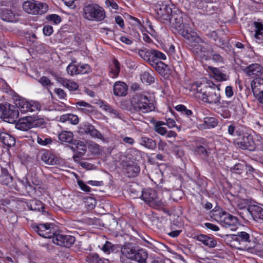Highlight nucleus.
I'll list each match as a JSON object with an SVG mask.
<instances>
[{"mask_svg":"<svg viewBox=\"0 0 263 263\" xmlns=\"http://www.w3.org/2000/svg\"><path fill=\"white\" fill-rule=\"evenodd\" d=\"M136 251V247L132 243L129 242L125 243L121 247L120 261L123 263L125 258L132 260L134 258Z\"/></svg>","mask_w":263,"mask_h":263,"instance_id":"nucleus-14","label":"nucleus"},{"mask_svg":"<svg viewBox=\"0 0 263 263\" xmlns=\"http://www.w3.org/2000/svg\"><path fill=\"white\" fill-rule=\"evenodd\" d=\"M52 241L57 245L69 248L75 242V237L69 235L55 233Z\"/></svg>","mask_w":263,"mask_h":263,"instance_id":"nucleus-13","label":"nucleus"},{"mask_svg":"<svg viewBox=\"0 0 263 263\" xmlns=\"http://www.w3.org/2000/svg\"><path fill=\"white\" fill-rule=\"evenodd\" d=\"M237 236L238 237V243L239 245H243L247 247L248 246L247 243L251 241L250 234L246 232H238Z\"/></svg>","mask_w":263,"mask_h":263,"instance_id":"nucleus-34","label":"nucleus"},{"mask_svg":"<svg viewBox=\"0 0 263 263\" xmlns=\"http://www.w3.org/2000/svg\"><path fill=\"white\" fill-rule=\"evenodd\" d=\"M150 57L148 60L147 63H148L151 66L153 65V64H156L157 62L160 61L157 59L156 56H155V52L153 49L150 50Z\"/></svg>","mask_w":263,"mask_h":263,"instance_id":"nucleus-53","label":"nucleus"},{"mask_svg":"<svg viewBox=\"0 0 263 263\" xmlns=\"http://www.w3.org/2000/svg\"><path fill=\"white\" fill-rule=\"evenodd\" d=\"M208 69L213 74V77L216 80L218 81H225L229 79V76L223 73L219 68L209 66Z\"/></svg>","mask_w":263,"mask_h":263,"instance_id":"nucleus-22","label":"nucleus"},{"mask_svg":"<svg viewBox=\"0 0 263 263\" xmlns=\"http://www.w3.org/2000/svg\"><path fill=\"white\" fill-rule=\"evenodd\" d=\"M58 138L61 143H68L70 144H73L77 140H73V134L72 132L69 131H63L59 134Z\"/></svg>","mask_w":263,"mask_h":263,"instance_id":"nucleus-23","label":"nucleus"},{"mask_svg":"<svg viewBox=\"0 0 263 263\" xmlns=\"http://www.w3.org/2000/svg\"><path fill=\"white\" fill-rule=\"evenodd\" d=\"M78 73L85 74L89 73L90 70V67L88 64L78 65Z\"/></svg>","mask_w":263,"mask_h":263,"instance_id":"nucleus-49","label":"nucleus"},{"mask_svg":"<svg viewBox=\"0 0 263 263\" xmlns=\"http://www.w3.org/2000/svg\"><path fill=\"white\" fill-rule=\"evenodd\" d=\"M41 106L39 103L31 102L29 112H33L40 109Z\"/></svg>","mask_w":263,"mask_h":263,"instance_id":"nucleus-64","label":"nucleus"},{"mask_svg":"<svg viewBox=\"0 0 263 263\" xmlns=\"http://www.w3.org/2000/svg\"><path fill=\"white\" fill-rule=\"evenodd\" d=\"M46 19L48 22H53L54 24H58L62 21L61 17L59 15L56 14L47 15L46 16Z\"/></svg>","mask_w":263,"mask_h":263,"instance_id":"nucleus-42","label":"nucleus"},{"mask_svg":"<svg viewBox=\"0 0 263 263\" xmlns=\"http://www.w3.org/2000/svg\"><path fill=\"white\" fill-rule=\"evenodd\" d=\"M219 220L222 226L226 228L235 229L238 222V218L226 212H222L219 213Z\"/></svg>","mask_w":263,"mask_h":263,"instance_id":"nucleus-12","label":"nucleus"},{"mask_svg":"<svg viewBox=\"0 0 263 263\" xmlns=\"http://www.w3.org/2000/svg\"><path fill=\"white\" fill-rule=\"evenodd\" d=\"M249 205H248V202L246 200H239L237 202V207L238 209L243 210L242 212H244L246 210Z\"/></svg>","mask_w":263,"mask_h":263,"instance_id":"nucleus-54","label":"nucleus"},{"mask_svg":"<svg viewBox=\"0 0 263 263\" xmlns=\"http://www.w3.org/2000/svg\"><path fill=\"white\" fill-rule=\"evenodd\" d=\"M105 3L108 7H110L112 9L117 10L118 6L114 0H106Z\"/></svg>","mask_w":263,"mask_h":263,"instance_id":"nucleus-63","label":"nucleus"},{"mask_svg":"<svg viewBox=\"0 0 263 263\" xmlns=\"http://www.w3.org/2000/svg\"><path fill=\"white\" fill-rule=\"evenodd\" d=\"M179 32L181 35L185 39L190 42H196L197 43H204L203 41L199 37L197 36L196 33L189 31L185 28L179 29Z\"/></svg>","mask_w":263,"mask_h":263,"instance_id":"nucleus-18","label":"nucleus"},{"mask_svg":"<svg viewBox=\"0 0 263 263\" xmlns=\"http://www.w3.org/2000/svg\"><path fill=\"white\" fill-rule=\"evenodd\" d=\"M134 258L132 260L135 261L138 263H146V259L148 257L147 251L143 249L137 250Z\"/></svg>","mask_w":263,"mask_h":263,"instance_id":"nucleus-26","label":"nucleus"},{"mask_svg":"<svg viewBox=\"0 0 263 263\" xmlns=\"http://www.w3.org/2000/svg\"><path fill=\"white\" fill-rule=\"evenodd\" d=\"M120 71V63L117 59H114L112 61V64L110 66V77L112 78L117 77L119 74Z\"/></svg>","mask_w":263,"mask_h":263,"instance_id":"nucleus-31","label":"nucleus"},{"mask_svg":"<svg viewBox=\"0 0 263 263\" xmlns=\"http://www.w3.org/2000/svg\"><path fill=\"white\" fill-rule=\"evenodd\" d=\"M82 133L90 135L93 138H97L99 139H103L101 133L96 129L92 125L89 123L84 124L81 127Z\"/></svg>","mask_w":263,"mask_h":263,"instance_id":"nucleus-16","label":"nucleus"},{"mask_svg":"<svg viewBox=\"0 0 263 263\" xmlns=\"http://www.w3.org/2000/svg\"><path fill=\"white\" fill-rule=\"evenodd\" d=\"M158 2L156 6V18L162 23H168L174 16L171 6L167 2Z\"/></svg>","mask_w":263,"mask_h":263,"instance_id":"nucleus-5","label":"nucleus"},{"mask_svg":"<svg viewBox=\"0 0 263 263\" xmlns=\"http://www.w3.org/2000/svg\"><path fill=\"white\" fill-rule=\"evenodd\" d=\"M38 82L42 84V85L45 87L50 86L53 84L51 82L50 80L47 77L43 76L39 80Z\"/></svg>","mask_w":263,"mask_h":263,"instance_id":"nucleus-51","label":"nucleus"},{"mask_svg":"<svg viewBox=\"0 0 263 263\" xmlns=\"http://www.w3.org/2000/svg\"><path fill=\"white\" fill-rule=\"evenodd\" d=\"M204 123L206 124L208 126L211 127H215L217 124V120L213 117H205L203 119Z\"/></svg>","mask_w":263,"mask_h":263,"instance_id":"nucleus-45","label":"nucleus"},{"mask_svg":"<svg viewBox=\"0 0 263 263\" xmlns=\"http://www.w3.org/2000/svg\"><path fill=\"white\" fill-rule=\"evenodd\" d=\"M43 30L44 34L46 36H49L53 33L52 27L50 25L45 26Z\"/></svg>","mask_w":263,"mask_h":263,"instance_id":"nucleus-59","label":"nucleus"},{"mask_svg":"<svg viewBox=\"0 0 263 263\" xmlns=\"http://www.w3.org/2000/svg\"><path fill=\"white\" fill-rule=\"evenodd\" d=\"M140 144L144 147L154 149L157 146L156 142L151 138L147 137H142L140 138Z\"/></svg>","mask_w":263,"mask_h":263,"instance_id":"nucleus-32","label":"nucleus"},{"mask_svg":"<svg viewBox=\"0 0 263 263\" xmlns=\"http://www.w3.org/2000/svg\"><path fill=\"white\" fill-rule=\"evenodd\" d=\"M61 84L67 88L69 90L73 91L78 89L79 86L77 83L66 79H61Z\"/></svg>","mask_w":263,"mask_h":263,"instance_id":"nucleus-37","label":"nucleus"},{"mask_svg":"<svg viewBox=\"0 0 263 263\" xmlns=\"http://www.w3.org/2000/svg\"><path fill=\"white\" fill-rule=\"evenodd\" d=\"M115 246L109 241H106L102 247V250L105 252L109 254L115 250Z\"/></svg>","mask_w":263,"mask_h":263,"instance_id":"nucleus-44","label":"nucleus"},{"mask_svg":"<svg viewBox=\"0 0 263 263\" xmlns=\"http://www.w3.org/2000/svg\"><path fill=\"white\" fill-rule=\"evenodd\" d=\"M33 230L40 236L46 238H53L55 235V231L53 227L49 223H40L33 224L32 226Z\"/></svg>","mask_w":263,"mask_h":263,"instance_id":"nucleus-11","label":"nucleus"},{"mask_svg":"<svg viewBox=\"0 0 263 263\" xmlns=\"http://www.w3.org/2000/svg\"><path fill=\"white\" fill-rule=\"evenodd\" d=\"M239 215L244 219L248 220L249 216L256 222L263 223V208L257 205H249L244 212H239Z\"/></svg>","mask_w":263,"mask_h":263,"instance_id":"nucleus-8","label":"nucleus"},{"mask_svg":"<svg viewBox=\"0 0 263 263\" xmlns=\"http://www.w3.org/2000/svg\"><path fill=\"white\" fill-rule=\"evenodd\" d=\"M234 143L242 149L250 151H254L256 147L253 136L248 133H241V136H238V138L234 139Z\"/></svg>","mask_w":263,"mask_h":263,"instance_id":"nucleus-10","label":"nucleus"},{"mask_svg":"<svg viewBox=\"0 0 263 263\" xmlns=\"http://www.w3.org/2000/svg\"><path fill=\"white\" fill-rule=\"evenodd\" d=\"M173 151L175 155L179 158H181L184 155V152L180 146H175L173 147Z\"/></svg>","mask_w":263,"mask_h":263,"instance_id":"nucleus-55","label":"nucleus"},{"mask_svg":"<svg viewBox=\"0 0 263 263\" xmlns=\"http://www.w3.org/2000/svg\"><path fill=\"white\" fill-rule=\"evenodd\" d=\"M28 206L30 210L34 211L42 212L44 209V204L41 201L37 200L31 201Z\"/></svg>","mask_w":263,"mask_h":263,"instance_id":"nucleus-36","label":"nucleus"},{"mask_svg":"<svg viewBox=\"0 0 263 263\" xmlns=\"http://www.w3.org/2000/svg\"><path fill=\"white\" fill-rule=\"evenodd\" d=\"M254 37L259 43L263 42V24L258 22H254Z\"/></svg>","mask_w":263,"mask_h":263,"instance_id":"nucleus-27","label":"nucleus"},{"mask_svg":"<svg viewBox=\"0 0 263 263\" xmlns=\"http://www.w3.org/2000/svg\"><path fill=\"white\" fill-rule=\"evenodd\" d=\"M132 109L139 114H145L155 110L153 101L146 96L137 93L133 96L131 101Z\"/></svg>","mask_w":263,"mask_h":263,"instance_id":"nucleus-2","label":"nucleus"},{"mask_svg":"<svg viewBox=\"0 0 263 263\" xmlns=\"http://www.w3.org/2000/svg\"><path fill=\"white\" fill-rule=\"evenodd\" d=\"M127 173L129 177H136L140 172V168L137 164L128 165L126 167Z\"/></svg>","mask_w":263,"mask_h":263,"instance_id":"nucleus-38","label":"nucleus"},{"mask_svg":"<svg viewBox=\"0 0 263 263\" xmlns=\"http://www.w3.org/2000/svg\"><path fill=\"white\" fill-rule=\"evenodd\" d=\"M0 109L2 110V117L4 120L9 123H14L19 116L18 109L17 106L10 104L3 105L0 104Z\"/></svg>","mask_w":263,"mask_h":263,"instance_id":"nucleus-9","label":"nucleus"},{"mask_svg":"<svg viewBox=\"0 0 263 263\" xmlns=\"http://www.w3.org/2000/svg\"><path fill=\"white\" fill-rule=\"evenodd\" d=\"M138 53L142 59L147 62L148 60L149 59V57H150V50H148L146 48L144 49H139Z\"/></svg>","mask_w":263,"mask_h":263,"instance_id":"nucleus-48","label":"nucleus"},{"mask_svg":"<svg viewBox=\"0 0 263 263\" xmlns=\"http://www.w3.org/2000/svg\"><path fill=\"white\" fill-rule=\"evenodd\" d=\"M245 170L246 171V175L249 178L255 177V174H257V170L254 169L252 166L246 164Z\"/></svg>","mask_w":263,"mask_h":263,"instance_id":"nucleus-47","label":"nucleus"},{"mask_svg":"<svg viewBox=\"0 0 263 263\" xmlns=\"http://www.w3.org/2000/svg\"><path fill=\"white\" fill-rule=\"evenodd\" d=\"M60 121L65 122L69 121L72 124L77 125L79 123V118L77 116L72 114H67L63 115L60 117Z\"/></svg>","mask_w":263,"mask_h":263,"instance_id":"nucleus-33","label":"nucleus"},{"mask_svg":"<svg viewBox=\"0 0 263 263\" xmlns=\"http://www.w3.org/2000/svg\"><path fill=\"white\" fill-rule=\"evenodd\" d=\"M67 71L68 74L73 76L74 74H78V65L76 66L72 63L70 64L67 67Z\"/></svg>","mask_w":263,"mask_h":263,"instance_id":"nucleus-50","label":"nucleus"},{"mask_svg":"<svg viewBox=\"0 0 263 263\" xmlns=\"http://www.w3.org/2000/svg\"><path fill=\"white\" fill-rule=\"evenodd\" d=\"M219 87L211 81L200 84L197 87V96L202 101L209 104L220 103V95Z\"/></svg>","mask_w":263,"mask_h":263,"instance_id":"nucleus-1","label":"nucleus"},{"mask_svg":"<svg viewBox=\"0 0 263 263\" xmlns=\"http://www.w3.org/2000/svg\"><path fill=\"white\" fill-rule=\"evenodd\" d=\"M85 261L88 263H109L108 259L100 257L97 253H89Z\"/></svg>","mask_w":263,"mask_h":263,"instance_id":"nucleus-25","label":"nucleus"},{"mask_svg":"<svg viewBox=\"0 0 263 263\" xmlns=\"http://www.w3.org/2000/svg\"><path fill=\"white\" fill-rule=\"evenodd\" d=\"M246 164L237 163L230 167V171L238 174H241L244 171Z\"/></svg>","mask_w":263,"mask_h":263,"instance_id":"nucleus-39","label":"nucleus"},{"mask_svg":"<svg viewBox=\"0 0 263 263\" xmlns=\"http://www.w3.org/2000/svg\"><path fill=\"white\" fill-rule=\"evenodd\" d=\"M36 141L40 145H47L51 143L52 140L50 138H46L45 136H37Z\"/></svg>","mask_w":263,"mask_h":263,"instance_id":"nucleus-46","label":"nucleus"},{"mask_svg":"<svg viewBox=\"0 0 263 263\" xmlns=\"http://www.w3.org/2000/svg\"><path fill=\"white\" fill-rule=\"evenodd\" d=\"M127 90V85L123 82H116L114 85V93L116 96H126Z\"/></svg>","mask_w":263,"mask_h":263,"instance_id":"nucleus-19","label":"nucleus"},{"mask_svg":"<svg viewBox=\"0 0 263 263\" xmlns=\"http://www.w3.org/2000/svg\"><path fill=\"white\" fill-rule=\"evenodd\" d=\"M85 203L87 204L88 209H92L95 207L96 201L93 198H89L86 199Z\"/></svg>","mask_w":263,"mask_h":263,"instance_id":"nucleus-57","label":"nucleus"},{"mask_svg":"<svg viewBox=\"0 0 263 263\" xmlns=\"http://www.w3.org/2000/svg\"><path fill=\"white\" fill-rule=\"evenodd\" d=\"M228 132L230 135L233 137L241 136V131L237 129L234 124H231L228 126Z\"/></svg>","mask_w":263,"mask_h":263,"instance_id":"nucleus-43","label":"nucleus"},{"mask_svg":"<svg viewBox=\"0 0 263 263\" xmlns=\"http://www.w3.org/2000/svg\"><path fill=\"white\" fill-rule=\"evenodd\" d=\"M83 16L89 20H103L105 16L104 10L97 4H89L83 8Z\"/></svg>","mask_w":263,"mask_h":263,"instance_id":"nucleus-4","label":"nucleus"},{"mask_svg":"<svg viewBox=\"0 0 263 263\" xmlns=\"http://www.w3.org/2000/svg\"><path fill=\"white\" fill-rule=\"evenodd\" d=\"M76 105L77 107H80V108L81 109H84V108H82V107H85V108H90V109H92V106L90 104H89L85 102H83V101L78 102L76 103Z\"/></svg>","mask_w":263,"mask_h":263,"instance_id":"nucleus-58","label":"nucleus"},{"mask_svg":"<svg viewBox=\"0 0 263 263\" xmlns=\"http://www.w3.org/2000/svg\"><path fill=\"white\" fill-rule=\"evenodd\" d=\"M54 92L59 96L61 99H65L66 97V93L61 88H55L54 89Z\"/></svg>","mask_w":263,"mask_h":263,"instance_id":"nucleus-60","label":"nucleus"},{"mask_svg":"<svg viewBox=\"0 0 263 263\" xmlns=\"http://www.w3.org/2000/svg\"><path fill=\"white\" fill-rule=\"evenodd\" d=\"M78 184L81 189L85 192H89L90 191V188L84 183L82 180H78Z\"/></svg>","mask_w":263,"mask_h":263,"instance_id":"nucleus-56","label":"nucleus"},{"mask_svg":"<svg viewBox=\"0 0 263 263\" xmlns=\"http://www.w3.org/2000/svg\"><path fill=\"white\" fill-rule=\"evenodd\" d=\"M0 140L4 145L8 147L13 146L15 144L14 137L6 132H0Z\"/></svg>","mask_w":263,"mask_h":263,"instance_id":"nucleus-21","label":"nucleus"},{"mask_svg":"<svg viewBox=\"0 0 263 263\" xmlns=\"http://www.w3.org/2000/svg\"><path fill=\"white\" fill-rule=\"evenodd\" d=\"M154 52H155V56L156 57L157 59L159 60H165L166 57V55L163 53L162 52H160L159 50L153 49Z\"/></svg>","mask_w":263,"mask_h":263,"instance_id":"nucleus-62","label":"nucleus"},{"mask_svg":"<svg viewBox=\"0 0 263 263\" xmlns=\"http://www.w3.org/2000/svg\"><path fill=\"white\" fill-rule=\"evenodd\" d=\"M0 16L2 19L8 22H14L17 21V16L14 12L9 9L0 10Z\"/></svg>","mask_w":263,"mask_h":263,"instance_id":"nucleus-20","label":"nucleus"},{"mask_svg":"<svg viewBox=\"0 0 263 263\" xmlns=\"http://www.w3.org/2000/svg\"><path fill=\"white\" fill-rule=\"evenodd\" d=\"M2 173L0 175V183L4 185H8L12 182L13 177L11 176L7 168L2 167Z\"/></svg>","mask_w":263,"mask_h":263,"instance_id":"nucleus-30","label":"nucleus"},{"mask_svg":"<svg viewBox=\"0 0 263 263\" xmlns=\"http://www.w3.org/2000/svg\"><path fill=\"white\" fill-rule=\"evenodd\" d=\"M194 238L210 248H214L217 245L215 239L206 235H197L195 236Z\"/></svg>","mask_w":263,"mask_h":263,"instance_id":"nucleus-17","label":"nucleus"},{"mask_svg":"<svg viewBox=\"0 0 263 263\" xmlns=\"http://www.w3.org/2000/svg\"><path fill=\"white\" fill-rule=\"evenodd\" d=\"M142 199L150 206L159 209L165 206L164 202L160 199L156 191L152 189H148L142 191L141 196Z\"/></svg>","mask_w":263,"mask_h":263,"instance_id":"nucleus-6","label":"nucleus"},{"mask_svg":"<svg viewBox=\"0 0 263 263\" xmlns=\"http://www.w3.org/2000/svg\"><path fill=\"white\" fill-rule=\"evenodd\" d=\"M141 79L142 81H144L149 84L154 83L155 81V79L153 77V76L147 71L144 72L141 75Z\"/></svg>","mask_w":263,"mask_h":263,"instance_id":"nucleus-41","label":"nucleus"},{"mask_svg":"<svg viewBox=\"0 0 263 263\" xmlns=\"http://www.w3.org/2000/svg\"><path fill=\"white\" fill-rule=\"evenodd\" d=\"M154 128L155 132L161 135H164L166 134V128L163 126H161V124L159 123H156Z\"/></svg>","mask_w":263,"mask_h":263,"instance_id":"nucleus-52","label":"nucleus"},{"mask_svg":"<svg viewBox=\"0 0 263 263\" xmlns=\"http://www.w3.org/2000/svg\"><path fill=\"white\" fill-rule=\"evenodd\" d=\"M23 8L26 12L32 15H42L48 10V6L46 3L35 0L24 2Z\"/></svg>","mask_w":263,"mask_h":263,"instance_id":"nucleus-3","label":"nucleus"},{"mask_svg":"<svg viewBox=\"0 0 263 263\" xmlns=\"http://www.w3.org/2000/svg\"><path fill=\"white\" fill-rule=\"evenodd\" d=\"M43 123V119H39L36 116H27L19 119L15 123V127L19 130L26 131L32 127L40 126Z\"/></svg>","mask_w":263,"mask_h":263,"instance_id":"nucleus-7","label":"nucleus"},{"mask_svg":"<svg viewBox=\"0 0 263 263\" xmlns=\"http://www.w3.org/2000/svg\"><path fill=\"white\" fill-rule=\"evenodd\" d=\"M89 149L93 154H98L100 151L99 145L95 143L90 144L89 146Z\"/></svg>","mask_w":263,"mask_h":263,"instance_id":"nucleus-61","label":"nucleus"},{"mask_svg":"<svg viewBox=\"0 0 263 263\" xmlns=\"http://www.w3.org/2000/svg\"><path fill=\"white\" fill-rule=\"evenodd\" d=\"M74 145H76L77 148L80 151L73 156L74 161L77 162L79 160L80 158L83 156L86 153L87 151V147L84 143L82 141L75 142L74 143Z\"/></svg>","mask_w":263,"mask_h":263,"instance_id":"nucleus-28","label":"nucleus"},{"mask_svg":"<svg viewBox=\"0 0 263 263\" xmlns=\"http://www.w3.org/2000/svg\"><path fill=\"white\" fill-rule=\"evenodd\" d=\"M243 71L248 76L254 78L262 75L263 68L259 64L254 63L246 67L243 69Z\"/></svg>","mask_w":263,"mask_h":263,"instance_id":"nucleus-15","label":"nucleus"},{"mask_svg":"<svg viewBox=\"0 0 263 263\" xmlns=\"http://www.w3.org/2000/svg\"><path fill=\"white\" fill-rule=\"evenodd\" d=\"M41 160L47 165H54L59 161L54 155L48 151H45L42 154Z\"/></svg>","mask_w":263,"mask_h":263,"instance_id":"nucleus-24","label":"nucleus"},{"mask_svg":"<svg viewBox=\"0 0 263 263\" xmlns=\"http://www.w3.org/2000/svg\"><path fill=\"white\" fill-rule=\"evenodd\" d=\"M196 155H199L203 160H207L209 156L210 152L206 148L202 145L197 146L194 150Z\"/></svg>","mask_w":263,"mask_h":263,"instance_id":"nucleus-35","label":"nucleus"},{"mask_svg":"<svg viewBox=\"0 0 263 263\" xmlns=\"http://www.w3.org/2000/svg\"><path fill=\"white\" fill-rule=\"evenodd\" d=\"M152 66L154 67L159 73L163 74L165 71L167 65L161 61H159L157 62L156 64H153V65Z\"/></svg>","mask_w":263,"mask_h":263,"instance_id":"nucleus-40","label":"nucleus"},{"mask_svg":"<svg viewBox=\"0 0 263 263\" xmlns=\"http://www.w3.org/2000/svg\"><path fill=\"white\" fill-rule=\"evenodd\" d=\"M15 105L17 106L22 112H28L30 111V103L23 98H18L15 100Z\"/></svg>","mask_w":263,"mask_h":263,"instance_id":"nucleus-29","label":"nucleus"}]
</instances>
